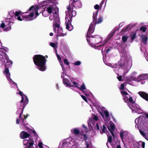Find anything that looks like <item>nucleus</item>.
<instances>
[{
    "label": "nucleus",
    "mask_w": 148,
    "mask_h": 148,
    "mask_svg": "<svg viewBox=\"0 0 148 148\" xmlns=\"http://www.w3.org/2000/svg\"><path fill=\"white\" fill-rule=\"evenodd\" d=\"M34 64L38 67V69L41 71H44L46 68V63L47 60L42 55H36L33 58Z\"/></svg>",
    "instance_id": "obj_1"
},
{
    "label": "nucleus",
    "mask_w": 148,
    "mask_h": 148,
    "mask_svg": "<svg viewBox=\"0 0 148 148\" xmlns=\"http://www.w3.org/2000/svg\"><path fill=\"white\" fill-rule=\"evenodd\" d=\"M67 10L69 11V16L68 17L65 18L66 29L70 31H71L73 29V26L71 24L72 17L75 16L76 14V12L73 10V8L71 6L70 4L67 8Z\"/></svg>",
    "instance_id": "obj_2"
},
{
    "label": "nucleus",
    "mask_w": 148,
    "mask_h": 148,
    "mask_svg": "<svg viewBox=\"0 0 148 148\" xmlns=\"http://www.w3.org/2000/svg\"><path fill=\"white\" fill-rule=\"evenodd\" d=\"M55 23H54L53 30L55 33H56V28H58V34L56 36L57 37L59 36H64L66 34L63 33V30L62 28L60 27V21L59 18H56L55 19Z\"/></svg>",
    "instance_id": "obj_3"
},
{
    "label": "nucleus",
    "mask_w": 148,
    "mask_h": 148,
    "mask_svg": "<svg viewBox=\"0 0 148 148\" xmlns=\"http://www.w3.org/2000/svg\"><path fill=\"white\" fill-rule=\"evenodd\" d=\"M91 36L92 38L90 39L88 38H86V40L89 45L91 44L97 45L102 42V38L99 36L91 35Z\"/></svg>",
    "instance_id": "obj_4"
},
{
    "label": "nucleus",
    "mask_w": 148,
    "mask_h": 148,
    "mask_svg": "<svg viewBox=\"0 0 148 148\" xmlns=\"http://www.w3.org/2000/svg\"><path fill=\"white\" fill-rule=\"evenodd\" d=\"M24 144L26 145L25 148H38V146L34 144V141L30 137L29 139H25L24 140Z\"/></svg>",
    "instance_id": "obj_5"
},
{
    "label": "nucleus",
    "mask_w": 148,
    "mask_h": 148,
    "mask_svg": "<svg viewBox=\"0 0 148 148\" xmlns=\"http://www.w3.org/2000/svg\"><path fill=\"white\" fill-rule=\"evenodd\" d=\"M13 23L11 21L8 22L5 21V22L2 23L0 25V27L4 29L3 30L4 31L7 32L10 31L11 29V24Z\"/></svg>",
    "instance_id": "obj_6"
},
{
    "label": "nucleus",
    "mask_w": 148,
    "mask_h": 148,
    "mask_svg": "<svg viewBox=\"0 0 148 148\" xmlns=\"http://www.w3.org/2000/svg\"><path fill=\"white\" fill-rule=\"evenodd\" d=\"M29 99L27 97H26V99H23V98L22 99L21 101L18 103L17 104V107L19 108H22V110L24 109L26 107L28 103Z\"/></svg>",
    "instance_id": "obj_7"
},
{
    "label": "nucleus",
    "mask_w": 148,
    "mask_h": 148,
    "mask_svg": "<svg viewBox=\"0 0 148 148\" xmlns=\"http://www.w3.org/2000/svg\"><path fill=\"white\" fill-rule=\"evenodd\" d=\"M95 26L94 23H92L90 24L87 32L86 38L89 39L91 37L90 35L92 34L95 31Z\"/></svg>",
    "instance_id": "obj_8"
},
{
    "label": "nucleus",
    "mask_w": 148,
    "mask_h": 148,
    "mask_svg": "<svg viewBox=\"0 0 148 148\" xmlns=\"http://www.w3.org/2000/svg\"><path fill=\"white\" fill-rule=\"evenodd\" d=\"M70 5L73 8L74 7L80 8L81 7L82 5L80 0H78L75 1V0H73V1Z\"/></svg>",
    "instance_id": "obj_9"
},
{
    "label": "nucleus",
    "mask_w": 148,
    "mask_h": 148,
    "mask_svg": "<svg viewBox=\"0 0 148 148\" xmlns=\"http://www.w3.org/2000/svg\"><path fill=\"white\" fill-rule=\"evenodd\" d=\"M138 94L143 99L148 101V94L143 91H140Z\"/></svg>",
    "instance_id": "obj_10"
},
{
    "label": "nucleus",
    "mask_w": 148,
    "mask_h": 148,
    "mask_svg": "<svg viewBox=\"0 0 148 148\" xmlns=\"http://www.w3.org/2000/svg\"><path fill=\"white\" fill-rule=\"evenodd\" d=\"M10 66L7 67L5 66V69L4 71V73L6 75V77L10 81V80H12L10 78V74L9 72L8 68Z\"/></svg>",
    "instance_id": "obj_11"
},
{
    "label": "nucleus",
    "mask_w": 148,
    "mask_h": 148,
    "mask_svg": "<svg viewBox=\"0 0 148 148\" xmlns=\"http://www.w3.org/2000/svg\"><path fill=\"white\" fill-rule=\"evenodd\" d=\"M30 136V134H29L27 132L24 131H22L20 134V137L22 139L27 138Z\"/></svg>",
    "instance_id": "obj_12"
},
{
    "label": "nucleus",
    "mask_w": 148,
    "mask_h": 148,
    "mask_svg": "<svg viewBox=\"0 0 148 148\" xmlns=\"http://www.w3.org/2000/svg\"><path fill=\"white\" fill-rule=\"evenodd\" d=\"M34 14V12H31L29 15H24L23 18L25 19L26 21H30L32 20V18L33 17Z\"/></svg>",
    "instance_id": "obj_13"
},
{
    "label": "nucleus",
    "mask_w": 148,
    "mask_h": 148,
    "mask_svg": "<svg viewBox=\"0 0 148 148\" xmlns=\"http://www.w3.org/2000/svg\"><path fill=\"white\" fill-rule=\"evenodd\" d=\"M147 78V77L144 74H142L139 75L137 78H133V79L135 80H137L138 82H139L142 80L146 79Z\"/></svg>",
    "instance_id": "obj_14"
},
{
    "label": "nucleus",
    "mask_w": 148,
    "mask_h": 148,
    "mask_svg": "<svg viewBox=\"0 0 148 148\" xmlns=\"http://www.w3.org/2000/svg\"><path fill=\"white\" fill-rule=\"evenodd\" d=\"M129 102L130 103L132 104V107H130V108L133 110H135L136 108H134L133 106L135 105V101L133 100L132 97H130L128 99L127 103Z\"/></svg>",
    "instance_id": "obj_15"
},
{
    "label": "nucleus",
    "mask_w": 148,
    "mask_h": 148,
    "mask_svg": "<svg viewBox=\"0 0 148 148\" xmlns=\"http://www.w3.org/2000/svg\"><path fill=\"white\" fill-rule=\"evenodd\" d=\"M5 58L6 61L5 62L6 63V64L5 66L7 67H8V66H10L11 65L12 63V61L9 59L8 56H5Z\"/></svg>",
    "instance_id": "obj_16"
},
{
    "label": "nucleus",
    "mask_w": 148,
    "mask_h": 148,
    "mask_svg": "<svg viewBox=\"0 0 148 148\" xmlns=\"http://www.w3.org/2000/svg\"><path fill=\"white\" fill-rule=\"evenodd\" d=\"M63 82L68 86L73 87V85H72L71 83H69L70 81L66 78L63 79Z\"/></svg>",
    "instance_id": "obj_17"
},
{
    "label": "nucleus",
    "mask_w": 148,
    "mask_h": 148,
    "mask_svg": "<svg viewBox=\"0 0 148 148\" xmlns=\"http://www.w3.org/2000/svg\"><path fill=\"white\" fill-rule=\"evenodd\" d=\"M120 137L121 138V140H123L124 139V136H126L127 135V132L125 131L121 132L120 133Z\"/></svg>",
    "instance_id": "obj_18"
},
{
    "label": "nucleus",
    "mask_w": 148,
    "mask_h": 148,
    "mask_svg": "<svg viewBox=\"0 0 148 148\" xmlns=\"http://www.w3.org/2000/svg\"><path fill=\"white\" fill-rule=\"evenodd\" d=\"M141 38L143 43L145 45L146 44L148 39L147 37L145 36V35H142Z\"/></svg>",
    "instance_id": "obj_19"
},
{
    "label": "nucleus",
    "mask_w": 148,
    "mask_h": 148,
    "mask_svg": "<svg viewBox=\"0 0 148 148\" xmlns=\"http://www.w3.org/2000/svg\"><path fill=\"white\" fill-rule=\"evenodd\" d=\"M54 8L52 6H49L48 7L47 9V11L48 13L49 14L52 13H53V10H54Z\"/></svg>",
    "instance_id": "obj_20"
},
{
    "label": "nucleus",
    "mask_w": 148,
    "mask_h": 148,
    "mask_svg": "<svg viewBox=\"0 0 148 148\" xmlns=\"http://www.w3.org/2000/svg\"><path fill=\"white\" fill-rule=\"evenodd\" d=\"M101 130H100V132L102 134L103 133H105L106 131H107L106 128L104 125H103L102 126H101Z\"/></svg>",
    "instance_id": "obj_21"
},
{
    "label": "nucleus",
    "mask_w": 148,
    "mask_h": 148,
    "mask_svg": "<svg viewBox=\"0 0 148 148\" xmlns=\"http://www.w3.org/2000/svg\"><path fill=\"white\" fill-rule=\"evenodd\" d=\"M99 10H98L97 12H96L95 13L94 12L93 14V21L95 22V23H97V13L98 12Z\"/></svg>",
    "instance_id": "obj_22"
},
{
    "label": "nucleus",
    "mask_w": 148,
    "mask_h": 148,
    "mask_svg": "<svg viewBox=\"0 0 148 148\" xmlns=\"http://www.w3.org/2000/svg\"><path fill=\"white\" fill-rule=\"evenodd\" d=\"M54 12V16L55 15L56 16V17L55 18V19L56 18H59L58 17V9L57 8L55 9H54V10H53V12ZM55 20V19H54ZM55 20L54 21V22L55 23Z\"/></svg>",
    "instance_id": "obj_23"
},
{
    "label": "nucleus",
    "mask_w": 148,
    "mask_h": 148,
    "mask_svg": "<svg viewBox=\"0 0 148 148\" xmlns=\"http://www.w3.org/2000/svg\"><path fill=\"white\" fill-rule=\"evenodd\" d=\"M115 34V31H112L108 34V40H110L114 36Z\"/></svg>",
    "instance_id": "obj_24"
},
{
    "label": "nucleus",
    "mask_w": 148,
    "mask_h": 148,
    "mask_svg": "<svg viewBox=\"0 0 148 148\" xmlns=\"http://www.w3.org/2000/svg\"><path fill=\"white\" fill-rule=\"evenodd\" d=\"M41 12L43 16L44 17H46L49 16V14L46 10L45 11V10H43ZM41 13V12H40V14Z\"/></svg>",
    "instance_id": "obj_25"
},
{
    "label": "nucleus",
    "mask_w": 148,
    "mask_h": 148,
    "mask_svg": "<svg viewBox=\"0 0 148 148\" xmlns=\"http://www.w3.org/2000/svg\"><path fill=\"white\" fill-rule=\"evenodd\" d=\"M73 133L76 135H78L80 133V131L79 129L77 128L73 129Z\"/></svg>",
    "instance_id": "obj_26"
},
{
    "label": "nucleus",
    "mask_w": 148,
    "mask_h": 148,
    "mask_svg": "<svg viewBox=\"0 0 148 148\" xmlns=\"http://www.w3.org/2000/svg\"><path fill=\"white\" fill-rule=\"evenodd\" d=\"M147 28L146 27L142 26L140 28L139 30L140 31H142L143 32H145L147 29Z\"/></svg>",
    "instance_id": "obj_27"
},
{
    "label": "nucleus",
    "mask_w": 148,
    "mask_h": 148,
    "mask_svg": "<svg viewBox=\"0 0 148 148\" xmlns=\"http://www.w3.org/2000/svg\"><path fill=\"white\" fill-rule=\"evenodd\" d=\"M79 89L81 91H83L86 89V87L85 86L84 83H83L80 87H79Z\"/></svg>",
    "instance_id": "obj_28"
},
{
    "label": "nucleus",
    "mask_w": 148,
    "mask_h": 148,
    "mask_svg": "<svg viewBox=\"0 0 148 148\" xmlns=\"http://www.w3.org/2000/svg\"><path fill=\"white\" fill-rule=\"evenodd\" d=\"M128 37L126 36H123L122 37V39L123 42L124 43L127 40Z\"/></svg>",
    "instance_id": "obj_29"
},
{
    "label": "nucleus",
    "mask_w": 148,
    "mask_h": 148,
    "mask_svg": "<svg viewBox=\"0 0 148 148\" xmlns=\"http://www.w3.org/2000/svg\"><path fill=\"white\" fill-rule=\"evenodd\" d=\"M19 94L21 96L22 99L23 98V99H26V97H27L26 95L23 94L22 92L21 91L19 92Z\"/></svg>",
    "instance_id": "obj_30"
},
{
    "label": "nucleus",
    "mask_w": 148,
    "mask_h": 148,
    "mask_svg": "<svg viewBox=\"0 0 148 148\" xmlns=\"http://www.w3.org/2000/svg\"><path fill=\"white\" fill-rule=\"evenodd\" d=\"M140 134L147 140H148V139L146 138L147 136H146V134L143 131H141V130H140Z\"/></svg>",
    "instance_id": "obj_31"
},
{
    "label": "nucleus",
    "mask_w": 148,
    "mask_h": 148,
    "mask_svg": "<svg viewBox=\"0 0 148 148\" xmlns=\"http://www.w3.org/2000/svg\"><path fill=\"white\" fill-rule=\"evenodd\" d=\"M50 45L51 47L55 49H56V48L57 47V45L55 43L52 42H50Z\"/></svg>",
    "instance_id": "obj_32"
},
{
    "label": "nucleus",
    "mask_w": 148,
    "mask_h": 148,
    "mask_svg": "<svg viewBox=\"0 0 148 148\" xmlns=\"http://www.w3.org/2000/svg\"><path fill=\"white\" fill-rule=\"evenodd\" d=\"M115 65L116 66H119V69L122 68L123 67H124V64H121V63L120 64L119 63V62L118 63L115 64Z\"/></svg>",
    "instance_id": "obj_33"
},
{
    "label": "nucleus",
    "mask_w": 148,
    "mask_h": 148,
    "mask_svg": "<svg viewBox=\"0 0 148 148\" xmlns=\"http://www.w3.org/2000/svg\"><path fill=\"white\" fill-rule=\"evenodd\" d=\"M115 126L114 124L112 125H110V129L108 127V128L109 130H112V131H114L115 128Z\"/></svg>",
    "instance_id": "obj_34"
},
{
    "label": "nucleus",
    "mask_w": 148,
    "mask_h": 148,
    "mask_svg": "<svg viewBox=\"0 0 148 148\" xmlns=\"http://www.w3.org/2000/svg\"><path fill=\"white\" fill-rule=\"evenodd\" d=\"M131 26V25H129L128 26H127L126 27L123 29L122 30V32H126L128 30V28L129 27Z\"/></svg>",
    "instance_id": "obj_35"
},
{
    "label": "nucleus",
    "mask_w": 148,
    "mask_h": 148,
    "mask_svg": "<svg viewBox=\"0 0 148 148\" xmlns=\"http://www.w3.org/2000/svg\"><path fill=\"white\" fill-rule=\"evenodd\" d=\"M32 10L33 11L34 10L35 11L36 10V9L34 7V6H32L28 10V11H30Z\"/></svg>",
    "instance_id": "obj_36"
},
{
    "label": "nucleus",
    "mask_w": 148,
    "mask_h": 148,
    "mask_svg": "<svg viewBox=\"0 0 148 148\" xmlns=\"http://www.w3.org/2000/svg\"><path fill=\"white\" fill-rule=\"evenodd\" d=\"M21 11H16L15 13V17L16 18L17 16H19V15L21 14Z\"/></svg>",
    "instance_id": "obj_37"
},
{
    "label": "nucleus",
    "mask_w": 148,
    "mask_h": 148,
    "mask_svg": "<svg viewBox=\"0 0 148 148\" xmlns=\"http://www.w3.org/2000/svg\"><path fill=\"white\" fill-rule=\"evenodd\" d=\"M95 128L97 131H98L99 130L100 131V130H101L99 128V124L98 123H96V125L95 127Z\"/></svg>",
    "instance_id": "obj_38"
},
{
    "label": "nucleus",
    "mask_w": 148,
    "mask_h": 148,
    "mask_svg": "<svg viewBox=\"0 0 148 148\" xmlns=\"http://www.w3.org/2000/svg\"><path fill=\"white\" fill-rule=\"evenodd\" d=\"M136 37V33H133V34L132 35L131 38V39L132 40H134V39H135Z\"/></svg>",
    "instance_id": "obj_39"
},
{
    "label": "nucleus",
    "mask_w": 148,
    "mask_h": 148,
    "mask_svg": "<svg viewBox=\"0 0 148 148\" xmlns=\"http://www.w3.org/2000/svg\"><path fill=\"white\" fill-rule=\"evenodd\" d=\"M73 85H74V86L75 87L79 88V87L78 86H79V85L78 83L76 82H73Z\"/></svg>",
    "instance_id": "obj_40"
},
{
    "label": "nucleus",
    "mask_w": 148,
    "mask_h": 148,
    "mask_svg": "<svg viewBox=\"0 0 148 148\" xmlns=\"http://www.w3.org/2000/svg\"><path fill=\"white\" fill-rule=\"evenodd\" d=\"M102 21V17H99L98 18L97 21V23H101Z\"/></svg>",
    "instance_id": "obj_41"
},
{
    "label": "nucleus",
    "mask_w": 148,
    "mask_h": 148,
    "mask_svg": "<svg viewBox=\"0 0 148 148\" xmlns=\"http://www.w3.org/2000/svg\"><path fill=\"white\" fill-rule=\"evenodd\" d=\"M112 137L111 136H110L109 137H108V141L109 143H110L112 142Z\"/></svg>",
    "instance_id": "obj_42"
},
{
    "label": "nucleus",
    "mask_w": 148,
    "mask_h": 148,
    "mask_svg": "<svg viewBox=\"0 0 148 148\" xmlns=\"http://www.w3.org/2000/svg\"><path fill=\"white\" fill-rule=\"evenodd\" d=\"M55 18L54 15H51L49 17V19L50 21L54 19Z\"/></svg>",
    "instance_id": "obj_43"
},
{
    "label": "nucleus",
    "mask_w": 148,
    "mask_h": 148,
    "mask_svg": "<svg viewBox=\"0 0 148 148\" xmlns=\"http://www.w3.org/2000/svg\"><path fill=\"white\" fill-rule=\"evenodd\" d=\"M104 113L105 114V116L106 118H108L109 116V113L108 112L106 111L105 110L104 111Z\"/></svg>",
    "instance_id": "obj_44"
},
{
    "label": "nucleus",
    "mask_w": 148,
    "mask_h": 148,
    "mask_svg": "<svg viewBox=\"0 0 148 148\" xmlns=\"http://www.w3.org/2000/svg\"><path fill=\"white\" fill-rule=\"evenodd\" d=\"M81 62L79 61H76L74 63V64L75 66H78L79 65L81 64Z\"/></svg>",
    "instance_id": "obj_45"
},
{
    "label": "nucleus",
    "mask_w": 148,
    "mask_h": 148,
    "mask_svg": "<svg viewBox=\"0 0 148 148\" xmlns=\"http://www.w3.org/2000/svg\"><path fill=\"white\" fill-rule=\"evenodd\" d=\"M56 56L57 57L58 60L60 62L61 61V58L60 56L57 53Z\"/></svg>",
    "instance_id": "obj_46"
},
{
    "label": "nucleus",
    "mask_w": 148,
    "mask_h": 148,
    "mask_svg": "<svg viewBox=\"0 0 148 148\" xmlns=\"http://www.w3.org/2000/svg\"><path fill=\"white\" fill-rule=\"evenodd\" d=\"M128 98L127 96H125L123 97V99L124 100V101L125 103H127V100Z\"/></svg>",
    "instance_id": "obj_47"
},
{
    "label": "nucleus",
    "mask_w": 148,
    "mask_h": 148,
    "mask_svg": "<svg viewBox=\"0 0 148 148\" xmlns=\"http://www.w3.org/2000/svg\"><path fill=\"white\" fill-rule=\"evenodd\" d=\"M112 49L113 47H110L108 48V49H107L106 50V53H108Z\"/></svg>",
    "instance_id": "obj_48"
},
{
    "label": "nucleus",
    "mask_w": 148,
    "mask_h": 148,
    "mask_svg": "<svg viewBox=\"0 0 148 148\" xmlns=\"http://www.w3.org/2000/svg\"><path fill=\"white\" fill-rule=\"evenodd\" d=\"M84 137L83 138V139L86 142V140L88 139V137L87 136L86 134H83Z\"/></svg>",
    "instance_id": "obj_49"
},
{
    "label": "nucleus",
    "mask_w": 148,
    "mask_h": 148,
    "mask_svg": "<svg viewBox=\"0 0 148 148\" xmlns=\"http://www.w3.org/2000/svg\"><path fill=\"white\" fill-rule=\"evenodd\" d=\"M64 62L65 64L69 65V62L68 61L67 59H64Z\"/></svg>",
    "instance_id": "obj_50"
},
{
    "label": "nucleus",
    "mask_w": 148,
    "mask_h": 148,
    "mask_svg": "<svg viewBox=\"0 0 148 148\" xmlns=\"http://www.w3.org/2000/svg\"><path fill=\"white\" fill-rule=\"evenodd\" d=\"M27 131L29 132V134H30L32 133L33 130L30 128H28L27 129Z\"/></svg>",
    "instance_id": "obj_51"
},
{
    "label": "nucleus",
    "mask_w": 148,
    "mask_h": 148,
    "mask_svg": "<svg viewBox=\"0 0 148 148\" xmlns=\"http://www.w3.org/2000/svg\"><path fill=\"white\" fill-rule=\"evenodd\" d=\"M121 92L122 95H128V93L125 91H121Z\"/></svg>",
    "instance_id": "obj_52"
},
{
    "label": "nucleus",
    "mask_w": 148,
    "mask_h": 148,
    "mask_svg": "<svg viewBox=\"0 0 148 148\" xmlns=\"http://www.w3.org/2000/svg\"><path fill=\"white\" fill-rule=\"evenodd\" d=\"M42 142H39L38 144V147L40 148H43V147L42 146Z\"/></svg>",
    "instance_id": "obj_53"
},
{
    "label": "nucleus",
    "mask_w": 148,
    "mask_h": 148,
    "mask_svg": "<svg viewBox=\"0 0 148 148\" xmlns=\"http://www.w3.org/2000/svg\"><path fill=\"white\" fill-rule=\"evenodd\" d=\"M93 120H95V121H97L98 120V117L96 115H95L93 117Z\"/></svg>",
    "instance_id": "obj_54"
},
{
    "label": "nucleus",
    "mask_w": 148,
    "mask_h": 148,
    "mask_svg": "<svg viewBox=\"0 0 148 148\" xmlns=\"http://www.w3.org/2000/svg\"><path fill=\"white\" fill-rule=\"evenodd\" d=\"M82 97V99L86 102H87V99L86 98V97L84 95H81Z\"/></svg>",
    "instance_id": "obj_55"
},
{
    "label": "nucleus",
    "mask_w": 148,
    "mask_h": 148,
    "mask_svg": "<svg viewBox=\"0 0 148 148\" xmlns=\"http://www.w3.org/2000/svg\"><path fill=\"white\" fill-rule=\"evenodd\" d=\"M124 88H125V85H124V84L123 83V84H121V85L120 89H121V90H123L124 89Z\"/></svg>",
    "instance_id": "obj_56"
},
{
    "label": "nucleus",
    "mask_w": 148,
    "mask_h": 148,
    "mask_svg": "<svg viewBox=\"0 0 148 148\" xmlns=\"http://www.w3.org/2000/svg\"><path fill=\"white\" fill-rule=\"evenodd\" d=\"M94 8L96 10H98L99 9V6L98 4H96L94 6Z\"/></svg>",
    "instance_id": "obj_57"
},
{
    "label": "nucleus",
    "mask_w": 148,
    "mask_h": 148,
    "mask_svg": "<svg viewBox=\"0 0 148 148\" xmlns=\"http://www.w3.org/2000/svg\"><path fill=\"white\" fill-rule=\"evenodd\" d=\"M16 18L17 19V20L19 21H22L23 20V19L21 18V17L20 16H18L16 17V18Z\"/></svg>",
    "instance_id": "obj_58"
},
{
    "label": "nucleus",
    "mask_w": 148,
    "mask_h": 148,
    "mask_svg": "<svg viewBox=\"0 0 148 148\" xmlns=\"http://www.w3.org/2000/svg\"><path fill=\"white\" fill-rule=\"evenodd\" d=\"M32 133H33L34 136H35L36 137H37V136H38L37 134L34 130H33Z\"/></svg>",
    "instance_id": "obj_59"
},
{
    "label": "nucleus",
    "mask_w": 148,
    "mask_h": 148,
    "mask_svg": "<svg viewBox=\"0 0 148 148\" xmlns=\"http://www.w3.org/2000/svg\"><path fill=\"white\" fill-rule=\"evenodd\" d=\"M22 122L23 123V124L25 127V126L27 125L26 123H25L24 119L22 118L21 119Z\"/></svg>",
    "instance_id": "obj_60"
},
{
    "label": "nucleus",
    "mask_w": 148,
    "mask_h": 148,
    "mask_svg": "<svg viewBox=\"0 0 148 148\" xmlns=\"http://www.w3.org/2000/svg\"><path fill=\"white\" fill-rule=\"evenodd\" d=\"M85 145H86V148H89V147H90V145L89 144H88V143L87 141L86 142Z\"/></svg>",
    "instance_id": "obj_61"
},
{
    "label": "nucleus",
    "mask_w": 148,
    "mask_h": 148,
    "mask_svg": "<svg viewBox=\"0 0 148 148\" xmlns=\"http://www.w3.org/2000/svg\"><path fill=\"white\" fill-rule=\"evenodd\" d=\"M23 110H22L21 111V112H20V114H19V118H21V115L23 113Z\"/></svg>",
    "instance_id": "obj_62"
},
{
    "label": "nucleus",
    "mask_w": 148,
    "mask_h": 148,
    "mask_svg": "<svg viewBox=\"0 0 148 148\" xmlns=\"http://www.w3.org/2000/svg\"><path fill=\"white\" fill-rule=\"evenodd\" d=\"M22 110L21 108H19V109H18V110L16 112V114H18L19 113V112H21V111Z\"/></svg>",
    "instance_id": "obj_63"
},
{
    "label": "nucleus",
    "mask_w": 148,
    "mask_h": 148,
    "mask_svg": "<svg viewBox=\"0 0 148 148\" xmlns=\"http://www.w3.org/2000/svg\"><path fill=\"white\" fill-rule=\"evenodd\" d=\"M109 131H110V132L112 136H113V137H114V132H113V131H112V130H109Z\"/></svg>",
    "instance_id": "obj_64"
}]
</instances>
